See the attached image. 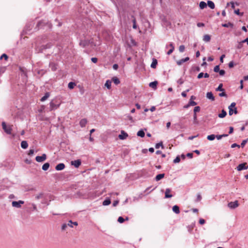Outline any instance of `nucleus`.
I'll return each mask as SVG.
<instances>
[{
	"instance_id": "obj_1",
	"label": "nucleus",
	"mask_w": 248,
	"mask_h": 248,
	"mask_svg": "<svg viewBox=\"0 0 248 248\" xmlns=\"http://www.w3.org/2000/svg\"><path fill=\"white\" fill-rule=\"evenodd\" d=\"M61 104V102L56 98L52 100L49 104L50 111L57 109L59 108Z\"/></svg>"
},
{
	"instance_id": "obj_2",
	"label": "nucleus",
	"mask_w": 248,
	"mask_h": 248,
	"mask_svg": "<svg viewBox=\"0 0 248 248\" xmlns=\"http://www.w3.org/2000/svg\"><path fill=\"white\" fill-rule=\"evenodd\" d=\"M236 104L234 102L231 103V105L229 107V113L230 115H232L233 113L236 114L238 112L236 108H235Z\"/></svg>"
},
{
	"instance_id": "obj_3",
	"label": "nucleus",
	"mask_w": 248,
	"mask_h": 248,
	"mask_svg": "<svg viewBox=\"0 0 248 248\" xmlns=\"http://www.w3.org/2000/svg\"><path fill=\"white\" fill-rule=\"evenodd\" d=\"M13 125H7L4 122L2 123V127L4 131L8 134H11L12 132V127Z\"/></svg>"
},
{
	"instance_id": "obj_4",
	"label": "nucleus",
	"mask_w": 248,
	"mask_h": 248,
	"mask_svg": "<svg viewBox=\"0 0 248 248\" xmlns=\"http://www.w3.org/2000/svg\"><path fill=\"white\" fill-rule=\"evenodd\" d=\"M239 205L238 201H235L234 202H231L228 203V206L230 209H235L238 207Z\"/></svg>"
},
{
	"instance_id": "obj_5",
	"label": "nucleus",
	"mask_w": 248,
	"mask_h": 248,
	"mask_svg": "<svg viewBox=\"0 0 248 248\" xmlns=\"http://www.w3.org/2000/svg\"><path fill=\"white\" fill-rule=\"evenodd\" d=\"M236 169L238 171L247 170L248 169V165L247 163H241L237 167Z\"/></svg>"
},
{
	"instance_id": "obj_6",
	"label": "nucleus",
	"mask_w": 248,
	"mask_h": 248,
	"mask_svg": "<svg viewBox=\"0 0 248 248\" xmlns=\"http://www.w3.org/2000/svg\"><path fill=\"white\" fill-rule=\"evenodd\" d=\"M24 203V201H13L12 202V205L13 207H16V208H20L21 207V205L23 204Z\"/></svg>"
},
{
	"instance_id": "obj_7",
	"label": "nucleus",
	"mask_w": 248,
	"mask_h": 248,
	"mask_svg": "<svg viewBox=\"0 0 248 248\" xmlns=\"http://www.w3.org/2000/svg\"><path fill=\"white\" fill-rule=\"evenodd\" d=\"M128 134L124 130L121 131V134L119 135V138L120 140H125L128 137Z\"/></svg>"
},
{
	"instance_id": "obj_8",
	"label": "nucleus",
	"mask_w": 248,
	"mask_h": 248,
	"mask_svg": "<svg viewBox=\"0 0 248 248\" xmlns=\"http://www.w3.org/2000/svg\"><path fill=\"white\" fill-rule=\"evenodd\" d=\"M71 165L74 166L76 168H78L81 164L80 160H77L71 162Z\"/></svg>"
},
{
	"instance_id": "obj_9",
	"label": "nucleus",
	"mask_w": 248,
	"mask_h": 248,
	"mask_svg": "<svg viewBox=\"0 0 248 248\" xmlns=\"http://www.w3.org/2000/svg\"><path fill=\"white\" fill-rule=\"evenodd\" d=\"M189 60V58L187 57L186 58H185V59H181L178 61H177V64L178 65H181L183 63L185 62H186L187 61H188V60Z\"/></svg>"
},
{
	"instance_id": "obj_10",
	"label": "nucleus",
	"mask_w": 248,
	"mask_h": 248,
	"mask_svg": "<svg viewBox=\"0 0 248 248\" xmlns=\"http://www.w3.org/2000/svg\"><path fill=\"white\" fill-rule=\"evenodd\" d=\"M64 168H65V165L64 164L60 163L56 166L55 169L57 170H63L64 169Z\"/></svg>"
},
{
	"instance_id": "obj_11",
	"label": "nucleus",
	"mask_w": 248,
	"mask_h": 248,
	"mask_svg": "<svg viewBox=\"0 0 248 248\" xmlns=\"http://www.w3.org/2000/svg\"><path fill=\"white\" fill-rule=\"evenodd\" d=\"M171 190L169 188H167L166 189L165 191V198H171L172 197V195L170 194Z\"/></svg>"
},
{
	"instance_id": "obj_12",
	"label": "nucleus",
	"mask_w": 248,
	"mask_h": 248,
	"mask_svg": "<svg viewBox=\"0 0 248 248\" xmlns=\"http://www.w3.org/2000/svg\"><path fill=\"white\" fill-rule=\"evenodd\" d=\"M44 198V193L42 192H40L39 193H37L35 195V199L36 200H38L41 199H43Z\"/></svg>"
},
{
	"instance_id": "obj_13",
	"label": "nucleus",
	"mask_w": 248,
	"mask_h": 248,
	"mask_svg": "<svg viewBox=\"0 0 248 248\" xmlns=\"http://www.w3.org/2000/svg\"><path fill=\"white\" fill-rule=\"evenodd\" d=\"M46 159V156H36V160L37 162H43Z\"/></svg>"
},
{
	"instance_id": "obj_14",
	"label": "nucleus",
	"mask_w": 248,
	"mask_h": 248,
	"mask_svg": "<svg viewBox=\"0 0 248 248\" xmlns=\"http://www.w3.org/2000/svg\"><path fill=\"white\" fill-rule=\"evenodd\" d=\"M206 97L212 101L215 100V97L214 96L212 92H208L206 93Z\"/></svg>"
},
{
	"instance_id": "obj_15",
	"label": "nucleus",
	"mask_w": 248,
	"mask_h": 248,
	"mask_svg": "<svg viewBox=\"0 0 248 248\" xmlns=\"http://www.w3.org/2000/svg\"><path fill=\"white\" fill-rule=\"evenodd\" d=\"M87 123V120L86 119H82L80 120L79 122V124L81 127H83L85 126L86 124Z\"/></svg>"
},
{
	"instance_id": "obj_16",
	"label": "nucleus",
	"mask_w": 248,
	"mask_h": 248,
	"mask_svg": "<svg viewBox=\"0 0 248 248\" xmlns=\"http://www.w3.org/2000/svg\"><path fill=\"white\" fill-rule=\"evenodd\" d=\"M157 83H158V82L156 81L152 82L150 83L149 86L151 88L155 89L156 88V86H157Z\"/></svg>"
},
{
	"instance_id": "obj_17",
	"label": "nucleus",
	"mask_w": 248,
	"mask_h": 248,
	"mask_svg": "<svg viewBox=\"0 0 248 248\" xmlns=\"http://www.w3.org/2000/svg\"><path fill=\"white\" fill-rule=\"evenodd\" d=\"M169 46L171 48H170V49L167 52V54L169 55L171 54L172 53V52L173 51L174 49V47L172 43H170L169 45Z\"/></svg>"
},
{
	"instance_id": "obj_18",
	"label": "nucleus",
	"mask_w": 248,
	"mask_h": 248,
	"mask_svg": "<svg viewBox=\"0 0 248 248\" xmlns=\"http://www.w3.org/2000/svg\"><path fill=\"white\" fill-rule=\"evenodd\" d=\"M172 210L176 214H179L180 213L179 207L177 205H174L172 207Z\"/></svg>"
},
{
	"instance_id": "obj_19",
	"label": "nucleus",
	"mask_w": 248,
	"mask_h": 248,
	"mask_svg": "<svg viewBox=\"0 0 248 248\" xmlns=\"http://www.w3.org/2000/svg\"><path fill=\"white\" fill-rule=\"evenodd\" d=\"M210 39H211V37L208 34H206V35H204L203 38V40L206 42H209L210 41Z\"/></svg>"
},
{
	"instance_id": "obj_20",
	"label": "nucleus",
	"mask_w": 248,
	"mask_h": 248,
	"mask_svg": "<svg viewBox=\"0 0 248 248\" xmlns=\"http://www.w3.org/2000/svg\"><path fill=\"white\" fill-rule=\"evenodd\" d=\"M49 95L50 94L49 93H46L45 95L41 98V101L43 102L46 100L49 97Z\"/></svg>"
},
{
	"instance_id": "obj_21",
	"label": "nucleus",
	"mask_w": 248,
	"mask_h": 248,
	"mask_svg": "<svg viewBox=\"0 0 248 248\" xmlns=\"http://www.w3.org/2000/svg\"><path fill=\"white\" fill-rule=\"evenodd\" d=\"M207 4L211 9H213L215 8V4L213 1L208 0L207 1Z\"/></svg>"
},
{
	"instance_id": "obj_22",
	"label": "nucleus",
	"mask_w": 248,
	"mask_h": 248,
	"mask_svg": "<svg viewBox=\"0 0 248 248\" xmlns=\"http://www.w3.org/2000/svg\"><path fill=\"white\" fill-rule=\"evenodd\" d=\"M105 86L108 89H110L111 88V81L109 80H108L106 81Z\"/></svg>"
},
{
	"instance_id": "obj_23",
	"label": "nucleus",
	"mask_w": 248,
	"mask_h": 248,
	"mask_svg": "<svg viewBox=\"0 0 248 248\" xmlns=\"http://www.w3.org/2000/svg\"><path fill=\"white\" fill-rule=\"evenodd\" d=\"M88 43L89 42L87 41L83 40L80 42L79 45L80 46L82 47H85L87 45H88Z\"/></svg>"
},
{
	"instance_id": "obj_24",
	"label": "nucleus",
	"mask_w": 248,
	"mask_h": 248,
	"mask_svg": "<svg viewBox=\"0 0 248 248\" xmlns=\"http://www.w3.org/2000/svg\"><path fill=\"white\" fill-rule=\"evenodd\" d=\"M112 81L116 85L119 84L120 83V80L118 78L116 77H114L112 78Z\"/></svg>"
},
{
	"instance_id": "obj_25",
	"label": "nucleus",
	"mask_w": 248,
	"mask_h": 248,
	"mask_svg": "<svg viewBox=\"0 0 248 248\" xmlns=\"http://www.w3.org/2000/svg\"><path fill=\"white\" fill-rule=\"evenodd\" d=\"M28 144L26 141H22L21 143V146L23 149H26L28 147Z\"/></svg>"
},
{
	"instance_id": "obj_26",
	"label": "nucleus",
	"mask_w": 248,
	"mask_h": 248,
	"mask_svg": "<svg viewBox=\"0 0 248 248\" xmlns=\"http://www.w3.org/2000/svg\"><path fill=\"white\" fill-rule=\"evenodd\" d=\"M164 173L158 174L155 177V180H156V181H158L161 180V179H162L163 178H164Z\"/></svg>"
},
{
	"instance_id": "obj_27",
	"label": "nucleus",
	"mask_w": 248,
	"mask_h": 248,
	"mask_svg": "<svg viewBox=\"0 0 248 248\" xmlns=\"http://www.w3.org/2000/svg\"><path fill=\"white\" fill-rule=\"evenodd\" d=\"M137 136L143 138L145 136V133L142 130H140L138 132Z\"/></svg>"
},
{
	"instance_id": "obj_28",
	"label": "nucleus",
	"mask_w": 248,
	"mask_h": 248,
	"mask_svg": "<svg viewBox=\"0 0 248 248\" xmlns=\"http://www.w3.org/2000/svg\"><path fill=\"white\" fill-rule=\"evenodd\" d=\"M157 64V60L156 59H154L151 63V67L152 68H156Z\"/></svg>"
},
{
	"instance_id": "obj_29",
	"label": "nucleus",
	"mask_w": 248,
	"mask_h": 248,
	"mask_svg": "<svg viewBox=\"0 0 248 248\" xmlns=\"http://www.w3.org/2000/svg\"><path fill=\"white\" fill-rule=\"evenodd\" d=\"M227 115L226 112L224 110H222L221 113L219 114L218 117L219 118H224Z\"/></svg>"
},
{
	"instance_id": "obj_30",
	"label": "nucleus",
	"mask_w": 248,
	"mask_h": 248,
	"mask_svg": "<svg viewBox=\"0 0 248 248\" xmlns=\"http://www.w3.org/2000/svg\"><path fill=\"white\" fill-rule=\"evenodd\" d=\"M199 5H200V8L201 9H203L205 8L206 7L207 4H206V3L205 2L201 1V2H200Z\"/></svg>"
},
{
	"instance_id": "obj_31",
	"label": "nucleus",
	"mask_w": 248,
	"mask_h": 248,
	"mask_svg": "<svg viewBox=\"0 0 248 248\" xmlns=\"http://www.w3.org/2000/svg\"><path fill=\"white\" fill-rule=\"evenodd\" d=\"M49 164L48 163H45L43 166H42V169L44 170H48V169L49 168Z\"/></svg>"
},
{
	"instance_id": "obj_32",
	"label": "nucleus",
	"mask_w": 248,
	"mask_h": 248,
	"mask_svg": "<svg viewBox=\"0 0 248 248\" xmlns=\"http://www.w3.org/2000/svg\"><path fill=\"white\" fill-rule=\"evenodd\" d=\"M110 203H111L110 200L109 199H107V200H105L103 202V205L104 206H106V205H109V204H110Z\"/></svg>"
},
{
	"instance_id": "obj_33",
	"label": "nucleus",
	"mask_w": 248,
	"mask_h": 248,
	"mask_svg": "<svg viewBox=\"0 0 248 248\" xmlns=\"http://www.w3.org/2000/svg\"><path fill=\"white\" fill-rule=\"evenodd\" d=\"M76 86V84L74 82H70L68 83V87L69 89H72Z\"/></svg>"
},
{
	"instance_id": "obj_34",
	"label": "nucleus",
	"mask_w": 248,
	"mask_h": 248,
	"mask_svg": "<svg viewBox=\"0 0 248 248\" xmlns=\"http://www.w3.org/2000/svg\"><path fill=\"white\" fill-rule=\"evenodd\" d=\"M215 135H214V134H212V135H208L207 136V139L209 140H214L215 139Z\"/></svg>"
},
{
	"instance_id": "obj_35",
	"label": "nucleus",
	"mask_w": 248,
	"mask_h": 248,
	"mask_svg": "<svg viewBox=\"0 0 248 248\" xmlns=\"http://www.w3.org/2000/svg\"><path fill=\"white\" fill-rule=\"evenodd\" d=\"M223 84H220L218 87L216 89L217 91H224V90L222 88Z\"/></svg>"
},
{
	"instance_id": "obj_36",
	"label": "nucleus",
	"mask_w": 248,
	"mask_h": 248,
	"mask_svg": "<svg viewBox=\"0 0 248 248\" xmlns=\"http://www.w3.org/2000/svg\"><path fill=\"white\" fill-rule=\"evenodd\" d=\"M185 46L184 45H181L179 47V50L180 52H183L185 51Z\"/></svg>"
},
{
	"instance_id": "obj_37",
	"label": "nucleus",
	"mask_w": 248,
	"mask_h": 248,
	"mask_svg": "<svg viewBox=\"0 0 248 248\" xmlns=\"http://www.w3.org/2000/svg\"><path fill=\"white\" fill-rule=\"evenodd\" d=\"M161 147L162 148H163V143L162 142L158 143L155 145V148L156 149H158L160 147Z\"/></svg>"
},
{
	"instance_id": "obj_38",
	"label": "nucleus",
	"mask_w": 248,
	"mask_h": 248,
	"mask_svg": "<svg viewBox=\"0 0 248 248\" xmlns=\"http://www.w3.org/2000/svg\"><path fill=\"white\" fill-rule=\"evenodd\" d=\"M180 160H181V158L180 157V156H177L176 157V158L173 160V162L174 163H179L180 162Z\"/></svg>"
},
{
	"instance_id": "obj_39",
	"label": "nucleus",
	"mask_w": 248,
	"mask_h": 248,
	"mask_svg": "<svg viewBox=\"0 0 248 248\" xmlns=\"http://www.w3.org/2000/svg\"><path fill=\"white\" fill-rule=\"evenodd\" d=\"M2 58H4V59L7 61L8 60V57L5 54H3L0 57V59H2Z\"/></svg>"
},
{
	"instance_id": "obj_40",
	"label": "nucleus",
	"mask_w": 248,
	"mask_h": 248,
	"mask_svg": "<svg viewBox=\"0 0 248 248\" xmlns=\"http://www.w3.org/2000/svg\"><path fill=\"white\" fill-rule=\"evenodd\" d=\"M200 110V108L199 106L195 107L194 109V114H196L197 112H199Z\"/></svg>"
},
{
	"instance_id": "obj_41",
	"label": "nucleus",
	"mask_w": 248,
	"mask_h": 248,
	"mask_svg": "<svg viewBox=\"0 0 248 248\" xmlns=\"http://www.w3.org/2000/svg\"><path fill=\"white\" fill-rule=\"evenodd\" d=\"M132 22L133 23V28L135 29H137L136 20L135 18H134V19H133Z\"/></svg>"
},
{
	"instance_id": "obj_42",
	"label": "nucleus",
	"mask_w": 248,
	"mask_h": 248,
	"mask_svg": "<svg viewBox=\"0 0 248 248\" xmlns=\"http://www.w3.org/2000/svg\"><path fill=\"white\" fill-rule=\"evenodd\" d=\"M36 154L37 153V151H36L35 152V151L33 150V149H31L30 151H29V152L28 153V155H33V154Z\"/></svg>"
},
{
	"instance_id": "obj_43",
	"label": "nucleus",
	"mask_w": 248,
	"mask_h": 248,
	"mask_svg": "<svg viewBox=\"0 0 248 248\" xmlns=\"http://www.w3.org/2000/svg\"><path fill=\"white\" fill-rule=\"evenodd\" d=\"M219 70L220 69L219 65H216L214 68V71L215 72H219Z\"/></svg>"
},
{
	"instance_id": "obj_44",
	"label": "nucleus",
	"mask_w": 248,
	"mask_h": 248,
	"mask_svg": "<svg viewBox=\"0 0 248 248\" xmlns=\"http://www.w3.org/2000/svg\"><path fill=\"white\" fill-rule=\"evenodd\" d=\"M189 91V90L187 89L186 91L183 92L181 94L182 96H183L184 97H186V93L188 92Z\"/></svg>"
},
{
	"instance_id": "obj_45",
	"label": "nucleus",
	"mask_w": 248,
	"mask_h": 248,
	"mask_svg": "<svg viewBox=\"0 0 248 248\" xmlns=\"http://www.w3.org/2000/svg\"><path fill=\"white\" fill-rule=\"evenodd\" d=\"M188 103L190 106H195L197 105V103L195 101H192V100H190V101Z\"/></svg>"
},
{
	"instance_id": "obj_46",
	"label": "nucleus",
	"mask_w": 248,
	"mask_h": 248,
	"mask_svg": "<svg viewBox=\"0 0 248 248\" xmlns=\"http://www.w3.org/2000/svg\"><path fill=\"white\" fill-rule=\"evenodd\" d=\"M124 220V219L122 217H119L118 219V221L121 223H123Z\"/></svg>"
},
{
	"instance_id": "obj_47",
	"label": "nucleus",
	"mask_w": 248,
	"mask_h": 248,
	"mask_svg": "<svg viewBox=\"0 0 248 248\" xmlns=\"http://www.w3.org/2000/svg\"><path fill=\"white\" fill-rule=\"evenodd\" d=\"M248 140V139L246 140H244L242 141V143L241 144V146L242 147H243L245 146V145L247 142Z\"/></svg>"
},
{
	"instance_id": "obj_48",
	"label": "nucleus",
	"mask_w": 248,
	"mask_h": 248,
	"mask_svg": "<svg viewBox=\"0 0 248 248\" xmlns=\"http://www.w3.org/2000/svg\"><path fill=\"white\" fill-rule=\"evenodd\" d=\"M234 13L237 15H240V16H242L243 15V14L242 13H240L239 12V9H237V10H235L234 11Z\"/></svg>"
},
{
	"instance_id": "obj_49",
	"label": "nucleus",
	"mask_w": 248,
	"mask_h": 248,
	"mask_svg": "<svg viewBox=\"0 0 248 248\" xmlns=\"http://www.w3.org/2000/svg\"><path fill=\"white\" fill-rule=\"evenodd\" d=\"M202 199V196L200 194H198L197 196V200L196 201L197 202H199Z\"/></svg>"
},
{
	"instance_id": "obj_50",
	"label": "nucleus",
	"mask_w": 248,
	"mask_h": 248,
	"mask_svg": "<svg viewBox=\"0 0 248 248\" xmlns=\"http://www.w3.org/2000/svg\"><path fill=\"white\" fill-rule=\"evenodd\" d=\"M194 123L195 124H197L198 123V122H197V115H196V114H194Z\"/></svg>"
},
{
	"instance_id": "obj_51",
	"label": "nucleus",
	"mask_w": 248,
	"mask_h": 248,
	"mask_svg": "<svg viewBox=\"0 0 248 248\" xmlns=\"http://www.w3.org/2000/svg\"><path fill=\"white\" fill-rule=\"evenodd\" d=\"M219 73L220 76H223L225 73V71L224 70H220L219 71Z\"/></svg>"
},
{
	"instance_id": "obj_52",
	"label": "nucleus",
	"mask_w": 248,
	"mask_h": 248,
	"mask_svg": "<svg viewBox=\"0 0 248 248\" xmlns=\"http://www.w3.org/2000/svg\"><path fill=\"white\" fill-rule=\"evenodd\" d=\"M219 96H221V97H222V96H227V94H226V93L224 92L223 91V92H222V93H220L219 94Z\"/></svg>"
},
{
	"instance_id": "obj_53",
	"label": "nucleus",
	"mask_w": 248,
	"mask_h": 248,
	"mask_svg": "<svg viewBox=\"0 0 248 248\" xmlns=\"http://www.w3.org/2000/svg\"><path fill=\"white\" fill-rule=\"evenodd\" d=\"M5 70V67H0V74H1V73H4Z\"/></svg>"
},
{
	"instance_id": "obj_54",
	"label": "nucleus",
	"mask_w": 248,
	"mask_h": 248,
	"mask_svg": "<svg viewBox=\"0 0 248 248\" xmlns=\"http://www.w3.org/2000/svg\"><path fill=\"white\" fill-rule=\"evenodd\" d=\"M203 73H200L199 74V75H198V78L200 79V78H201L203 77Z\"/></svg>"
},
{
	"instance_id": "obj_55",
	"label": "nucleus",
	"mask_w": 248,
	"mask_h": 248,
	"mask_svg": "<svg viewBox=\"0 0 248 248\" xmlns=\"http://www.w3.org/2000/svg\"><path fill=\"white\" fill-rule=\"evenodd\" d=\"M197 25L198 27H201L204 26V24L203 23H201V22L198 23Z\"/></svg>"
},
{
	"instance_id": "obj_56",
	"label": "nucleus",
	"mask_w": 248,
	"mask_h": 248,
	"mask_svg": "<svg viewBox=\"0 0 248 248\" xmlns=\"http://www.w3.org/2000/svg\"><path fill=\"white\" fill-rule=\"evenodd\" d=\"M177 83L180 85H181L184 83V80L182 78H180L178 80Z\"/></svg>"
},
{
	"instance_id": "obj_57",
	"label": "nucleus",
	"mask_w": 248,
	"mask_h": 248,
	"mask_svg": "<svg viewBox=\"0 0 248 248\" xmlns=\"http://www.w3.org/2000/svg\"><path fill=\"white\" fill-rule=\"evenodd\" d=\"M225 57V55L224 54H223L221 56L220 58V61L221 63L223 62V59Z\"/></svg>"
},
{
	"instance_id": "obj_58",
	"label": "nucleus",
	"mask_w": 248,
	"mask_h": 248,
	"mask_svg": "<svg viewBox=\"0 0 248 248\" xmlns=\"http://www.w3.org/2000/svg\"><path fill=\"white\" fill-rule=\"evenodd\" d=\"M234 66L233 62L232 61L230 62L229 63V67L230 68H232Z\"/></svg>"
},
{
	"instance_id": "obj_59",
	"label": "nucleus",
	"mask_w": 248,
	"mask_h": 248,
	"mask_svg": "<svg viewBox=\"0 0 248 248\" xmlns=\"http://www.w3.org/2000/svg\"><path fill=\"white\" fill-rule=\"evenodd\" d=\"M25 162L27 164H30L31 163V159L30 158H27L25 160Z\"/></svg>"
},
{
	"instance_id": "obj_60",
	"label": "nucleus",
	"mask_w": 248,
	"mask_h": 248,
	"mask_svg": "<svg viewBox=\"0 0 248 248\" xmlns=\"http://www.w3.org/2000/svg\"><path fill=\"white\" fill-rule=\"evenodd\" d=\"M199 223H200L201 224H202H202H204V223H205V220H204V219H202V218H201V219H200V220H199Z\"/></svg>"
},
{
	"instance_id": "obj_61",
	"label": "nucleus",
	"mask_w": 248,
	"mask_h": 248,
	"mask_svg": "<svg viewBox=\"0 0 248 248\" xmlns=\"http://www.w3.org/2000/svg\"><path fill=\"white\" fill-rule=\"evenodd\" d=\"M91 60H92V62H93V63H96L98 60H97V58H92L91 59Z\"/></svg>"
},
{
	"instance_id": "obj_62",
	"label": "nucleus",
	"mask_w": 248,
	"mask_h": 248,
	"mask_svg": "<svg viewBox=\"0 0 248 248\" xmlns=\"http://www.w3.org/2000/svg\"><path fill=\"white\" fill-rule=\"evenodd\" d=\"M233 128L232 126L230 127L229 133L230 134H231L233 133Z\"/></svg>"
},
{
	"instance_id": "obj_63",
	"label": "nucleus",
	"mask_w": 248,
	"mask_h": 248,
	"mask_svg": "<svg viewBox=\"0 0 248 248\" xmlns=\"http://www.w3.org/2000/svg\"><path fill=\"white\" fill-rule=\"evenodd\" d=\"M72 225H73V222L71 220L69 221L67 225L70 226V227H73Z\"/></svg>"
},
{
	"instance_id": "obj_64",
	"label": "nucleus",
	"mask_w": 248,
	"mask_h": 248,
	"mask_svg": "<svg viewBox=\"0 0 248 248\" xmlns=\"http://www.w3.org/2000/svg\"><path fill=\"white\" fill-rule=\"evenodd\" d=\"M243 43H242V42H240V43H239V45H238V46H237V48H242V46H243Z\"/></svg>"
}]
</instances>
